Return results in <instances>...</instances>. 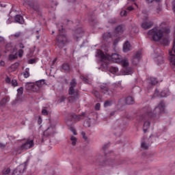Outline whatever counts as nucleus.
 <instances>
[{
    "instance_id": "50",
    "label": "nucleus",
    "mask_w": 175,
    "mask_h": 175,
    "mask_svg": "<svg viewBox=\"0 0 175 175\" xmlns=\"http://www.w3.org/2000/svg\"><path fill=\"white\" fill-rule=\"evenodd\" d=\"M5 83H7L8 84H10V81H11L10 78L9 77H8L7 78H5Z\"/></svg>"
},
{
    "instance_id": "60",
    "label": "nucleus",
    "mask_w": 175,
    "mask_h": 175,
    "mask_svg": "<svg viewBox=\"0 0 175 175\" xmlns=\"http://www.w3.org/2000/svg\"><path fill=\"white\" fill-rule=\"evenodd\" d=\"M38 123L42 124V118L40 116L38 119Z\"/></svg>"
},
{
    "instance_id": "4",
    "label": "nucleus",
    "mask_w": 175,
    "mask_h": 175,
    "mask_svg": "<svg viewBox=\"0 0 175 175\" xmlns=\"http://www.w3.org/2000/svg\"><path fill=\"white\" fill-rule=\"evenodd\" d=\"M68 95H71V96L68 97V100L70 102H73L79 98V92L75 90V88H69Z\"/></svg>"
},
{
    "instance_id": "49",
    "label": "nucleus",
    "mask_w": 175,
    "mask_h": 175,
    "mask_svg": "<svg viewBox=\"0 0 175 175\" xmlns=\"http://www.w3.org/2000/svg\"><path fill=\"white\" fill-rule=\"evenodd\" d=\"M94 95L96 96V98H100V95L99 94V92H94Z\"/></svg>"
},
{
    "instance_id": "36",
    "label": "nucleus",
    "mask_w": 175,
    "mask_h": 175,
    "mask_svg": "<svg viewBox=\"0 0 175 175\" xmlns=\"http://www.w3.org/2000/svg\"><path fill=\"white\" fill-rule=\"evenodd\" d=\"M20 36H21V32H20V31L19 32H16L14 34L12 35V38H20Z\"/></svg>"
},
{
    "instance_id": "22",
    "label": "nucleus",
    "mask_w": 175,
    "mask_h": 175,
    "mask_svg": "<svg viewBox=\"0 0 175 175\" xmlns=\"http://www.w3.org/2000/svg\"><path fill=\"white\" fill-rule=\"evenodd\" d=\"M135 103V100L133 98L129 96L126 98V105H133Z\"/></svg>"
},
{
    "instance_id": "3",
    "label": "nucleus",
    "mask_w": 175,
    "mask_h": 175,
    "mask_svg": "<svg viewBox=\"0 0 175 175\" xmlns=\"http://www.w3.org/2000/svg\"><path fill=\"white\" fill-rule=\"evenodd\" d=\"M57 46H58L59 49H63L65 46V43L68 42V38H66V35L64 33H60L57 37Z\"/></svg>"
},
{
    "instance_id": "27",
    "label": "nucleus",
    "mask_w": 175,
    "mask_h": 175,
    "mask_svg": "<svg viewBox=\"0 0 175 175\" xmlns=\"http://www.w3.org/2000/svg\"><path fill=\"white\" fill-rule=\"evenodd\" d=\"M149 83L152 84V85H155V84H158V80H157V78L150 77Z\"/></svg>"
},
{
    "instance_id": "30",
    "label": "nucleus",
    "mask_w": 175,
    "mask_h": 175,
    "mask_svg": "<svg viewBox=\"0 0 175 175\" xmlns=\"http://www.w3.org/2000/svg\"><path fill=\"white\" fill-rule=\"evenodd\" d=\"M157 62L159 65H162V64H163V56L159 55L157 57Z\"/></svg>"
},
{
    "instance_id": "21",
    "label": "nucleus",
    "mask_w": 175,
    "mask_h": 175,
    "mask_svg": "<svg viewBox=\"0 0 175 175\" xmlns=\"http://www.w3.org/2000/svg\"><path fill=\"white\" fill-rule=\"evenodd\" d=\"M35 87V85L32 83L27 82L25 84V90H27L28 91L31 90H33V88Z\"/></svg>"
},
{
    "instance_id": "46",
    "label": "nucleus",
    "mask_w": 175,
    "mask_h": 175,
    "mask_svg": "<svg viewBox=\"0 0 175 175\" xmlns=\"http://www.w3.org/2000/svg\"><path fill=\"white\" fill-rule=\"evenodd\" d=\"M81 135L83 136V138L84 139V140L85 142H87L88 140V137H87V136H85V133L84 132L81 133Z\"/></svg>"
},
{
    "instance_id": "28",
    "label": "nucleus",
    "mask_w": 175,
    "mask_h": 175,
    "mask_svg": "<svg viewBox=\"0 0 175 175\" xmlns=\"http://www.w3.org/2000/svg\"><path fill=\"white\" fill-rule=\"evenodd\" d=\"M70 88H75L77 85V81H76L75 79H72V81L70 82Z\"/></svg>"
},
{
    "instance_id": "43",
    "label": "nucleus",
    "mask_w": 175,
    "mask_h": 175,
    "mask_svg": "<svg viewBox=\"0 0 175 175\" xmlns=\"http://www.w3.org/2000/svg\"><path fill=\"white\" fill-rule=\"evenodd\" d=\"M42 116H49V111L46 109H43L42 110Z\"/></svg>"
},
{
    "instance_id": "54",
    "label": "nucleus",
    "mask_w": 175,
    "mask_h": 175,
    "mask_svg": "<svg viewBox=\"0 0 175 175\" xmlns=\"http://www.w3.org/2000/svg\"><path fill=\"white\" fill-rule=\"evenodd\" d=\"M58 3L55 1H52V8H54V6H57Z\"/></svg>"
},
{
    "instance_id": "5",
    "label": "nucleus",
    "mask_w": 175,
    "mask_h": 175,
    "mask_svg": "<svg viewBox=\"0 0 175 175\" xmlns=\"http://www.w3.org/2000/svg\"><path fill=\"white\" fill-rule=\"evenodd\" d=\"M23 2H25V3H27V5H29V6H30V8H31L32 9H33V10H35L36 12H39V3L38 2V0H23Z\"/></svg>"
},
{
    "instance_id": "63",
    "label": "nucleus",
    "mask_w": 175,
    "mask_h": 175,
    "mask_svg": "<svg viewBox=\"0 0 175 175\" xmlns=\"http://www.w3.org/2000/svg\"><path fill=\"white\" fill-rule=\"evenodd\" d=\"M147 1V2H148V3H151V2H152V0H146Z\"/></svg>"
},
{
    "instance_id": "13",
    "label": "nucleus",
    "mask_w": 175,
    "mask_h": 175,
    "mask_svg": "<svg viewBox=\"0 0 175 175\" xmlns=\"http://www.w3.org/2000/svg\"><path fill=\"white\" fill-rule=\"evenodd\" d=\"M122 57L121 55L117 54V53H113L111 56V59L113 62H116L117 64H119V62H121V59Z\"/></svg>"
},
{
    "instance_id": "41",
    "label": "nucleus",
    "mask_w": 175,
    "mask_h": 175,
    "mask_svg": "<svg viewBox=\"0 0 175 175\" xmlns=\"http://www.w3.org/2000/svg\"><path fill=\"white\" fill-rule=\"evenodd\" d=\"M10 173V168H7L3 170V174H9Z\"/></svg>"
},
{
    "instance_id": "19",
    "label": "nucleus",
    "mask_w": 175,
    "mask_h": 175,
    "mask_svg": "<svg viewBox=\"0 0 175 175\" xmlns=\"http://www.w3.org/2000/svg\"><path fill=\"white\" fill-rule=\"evenodd\" d=\"M103 166H114V161L113 160H107L105 161L103 164Z\"/></svg>"
},
{
    "instance_id": "9",
    "label": "nucleus",
    "mask_w": 175,
    "mask_h": 175,
    "mask_svg": "<svg viewBox=\"0 0 175 175\" xmlns=\"http://www.w3.org/2000/svg\"><path fill=\"white\" fill-rule=\"evenodd\" d=\"M154 23L151 21H148V17L145 16L144 21L142 23L141 27L144 29H150Z\"/></svg>"
},
{
    "instance_id": "11",
    "label": "nucleus",
    "mask_w": 175,
    "mask_h": 175,
    "mask_svg": "<svg viewBox=\"0 0 175 175\" xmlns=\"http://www.w3.org/2000/svg\"><path fill=\"white\" fill-rule=\"evenodd\" d=\"M33 147V140H27L25 144L21 146V150H29Z\"/></svg>"
},
{
    "instance_id": "62",
    "label": "nucleus",
    "mask_w": 175,
    "mask_h": 175,
    "mask_svg": "<svg viewBox=\"0 0 175 175\" xmlns=\"http://www.w3.org/2000/svg\"><path fill=\"white\" fill-rule=\"evenodd\" d=\"M167 43H169V41H168V40H166V41H165V46L167 45Z\"/></svg>"
},
{
    "instance_id": "33",
    "label": "nucleus",
    "mask_w": 175,
    "mask_h": 175,
    "mask_svg": "<svg viewBox=\"0 0 175 175\" xmlns=\"http://www.w3.org/2000/svg\"><path fill=\"white\" fill-rule=\"evenodd\" d=\"M17 59V55H9L8 59L9 61H13V59Z\"/></svg>"
},
{
    "instance_id": "23",
    "label": "nucleus",
    "mask_w": 175,
    "mask_h": 175,
    "mask_svg": "<svg viewBox=\"0 0 175 175\" xmlns=\"http://www.w3.org/2000/svg\"><path fill=\"white\" fill-rule=\"evenodd\" d=\"M111 38V33L110 32H107V33H105L103 35V38L104 40H109V39H110Z\"/></svg>"
},
{
    "instance_id": "25",
    "label": "nucleus",
    "mask_w": 175,
    "mask_h": 175,
    "mask_svg": "<svg viewBox=\"0 0 175 175\" xmlns=\"http://www.w3.org/2000/svg\"><path fill=\"white\" fill-rule=\"evenodd\" d=\"M36 85L38 88H42V87H43V85H44V80L42 79L40 81H38L36 82Z\"/></svg>"
},
{
    "instance_id": "16",
    "label": "nucleus",
    "mask_w": 175,
    "mask_h": 175,
    "mask_svg": "<svg viewBox=\"0 0 175 175\" xmlns=\"http://www.w3.org/2000/svg\"><path fill=\"white\" fill-rule=\"evenodd\" d=\"M131 50V44L129 42L126 41L124 44H123V51L124 53H128V51H130Z\"/></svg>"
},
{
    "instance_id": "18",
    "label": "nucleus",
    "mask_w": 175,
    "mask_h": 175,
    "mask_svg": "<svg viewBox=\"0 0 175 175\" xmlns=\"http://www.w3.org/2000/svg\"><path fill=\"white\" fill-rule=\"evenodd\" d=\"M46 133H49V136H51V135H54V133H55V127L51 126L46 129Z\"/></svg>"
},
{
    "instance_id": "42",
    "label": "nucleus",
    "mask_w": 175,
    "mask_h": 175,
    "mask_svg": "<svg viewBox=\"0 0 175 175\" xmlns=\"http://www.w3.org/2000/svg\"><path fill=\"white\" fill-rule=\"evenodd\" d=\"M80 79L84 81V83H86L87 84H88V79H87L84 76H81Z\"/></svg>"
},
{
    "instance_id": "47",
    "label": "nucleus",
    "mask_w": 175,
    "mask_h": 175,
    "mask_svg": "<svg viewBox=\"0 0 175 175\" xmlns=\"http://www.w3.org/2000/svg\"><path fill=\"white\" fill-rule=\"evenodd\" d=\"M96 110H100V103H96L95 105Z\"/></svg>"
},
{
    "instance_id": "14",
    "label": "nucleus",
    "mask_w": 175,
    "mask_h": 175,
    "mask_svg": "<svg viewBox=\"0 0 175 175\" xmlns=\"http://www.w3.org/2000/svg\"><path fill=\"white\" fill-rule=\"evenodd\" d=\"M124 29H125V27H124L123 25H118L115 29V33L117 35H122V33H124Z\"/></svg>"
},
{
    "instance_id": "56",
    "label": "nucleus",
    "mask_w": 175,
    "mask_h": 175,
    "mask_svg": "<svg viewBox=\"0 0 175 175\" xmlns=\"http://www.w3.org/2000/svg\"><path fill=\"white\" fill-rule=\"evenodd\" d=\"M29 64H35V59H31L29 61Z\"/></svg>"
},
{
    "instance_id": "35",
    "label": "nucleus",
    "mask_w": 175,
    "mask_h": 175,
    "mask_svg": "<svg viewBox=\"0 0 175 175\" xmlns=\"http://www.w3.org/2000/svg\"><path fill=\"white\" fill-rule=\"evenodd\" d=\"M17 92H18V96H21V95H23L24 92V88H18L17 90Z\"/></svg>"
},
{
    "instance_id": "40",
    "label": "nucleus",
    "mask_w": 175,
    "mask_h": 175,
    "mask_svg": "<svg viewBox=\"0 0 175 175\" xmlns=\"http://www.w3.org/2000/svg\"><path fill=\"white\" fill-rule=\"evenodd\" d=\"M11 84L14 87H17V85H18V83H17V80H16V79H12Z\"/></svg>"
},
{
    "instance_id": "53",
    "label": "nucleus",
    "mask_w": 175,
    "mask_h": 175,
    "mask_svg": "<svg viewBox=\"0 0 175 175\" xmlns=\"http://www.w3.org/2000/svg\"><path fill=\"white\" fill-rule=\"evenodd\" d=\"M5 63L3 60L0 61V66H5Z\"/></svg>"
},
{
    "instance_id": "52",
    "label": "nucleus",
    "mask_w": 175,
    "mask_h": 175,
    "mask_svg": "<svg viewBox=\"0 0 175 175\" xmlns=\"http://www.w3.org/2000/svg\"><path fill=\"white\" fill-rule=\"evenodd\" d=\"M18 46H19V49H25V46L23 43H19Z\"/></svg>"
},
{
    "instance_id": "20",
    "label": "nucleus",
    "mask_w": 175,
    "mask_h": 175,
    "mask_svg": "<svg viewBox=\"0 0 175 175\" xmlns=\"http://www.w3.org/2000/svg\"><path fill=\"white\" fill-rule=\"evenodd\" d=\"M84 114L85 113H83L81 115L72 114V118H73V120H75V121H80V120H81V117H83Z\"/></svg>"
},
{
    "instance_id": "12",
    "label": "nucleus",
    "mask_w": 175,
    "mask_h": 175,
    "mask_svg": "<svg viewBox=\"0 0 175 175\" xmlns=\"http://www.w3.org/2000/svg\"><path fill=\"white\" fill-rule=\"evenodd\" d=\"M140 58H142V51H138L136 53L135 55L133 57L132 63L134 65H137L139 61H140Z\"/></svg>"
},
{
    "instance_id": "44",
    "label": "nucleus",
    "mask_w": 175,
    "mask_h": 175,
    "mask_svg": "<svg viewBox=\"0 0 175 175\" xmlns=\"http://www.w3.org/2000/svg\"><path fill=\"white\" fill-rule=\"evenodd\" d=\"M108 23H109V24H116V23H117V19L116 18L109 19Z\"/></svg>"
},
{
    "instance_id": "57",
    "label": "nucleus",
    "mask_w": 175,
    "mask_h": 175,
    "mask_svg": "<svg viewBox=\"0 0 175 175\" xmlns=\"http://www.w3.org/2000/svg\"><path fill=\"white\" fill-rule=\"evenodd\" d=\"M71 131H72L73 135H77V133H76V130L75 129H72Z\"/></svg>"
},
{
    "instance_id": "58",
    "label": "nucleus",
    "mask_w": 175,
    "mask_h": 175,
    "mask_svg": "<svg viewBox=\"0 0 175 175\" xmlns=\"http://www.w3.org/2000/svg\"><path fill=\"white\" fill-rule=\"evenodd\" d=\"M108 146H109V144L104 145V146H103V150H106V148H107Z\"/></svg>"
},
{
    "instance_id": "24",
    "label": "nucleus",
    "mask_w": 175,
    "mask_h": 175,
    "mask_svg": "<svg viewBox=\"0 0 175 175\" xmlns=\"http://www.w3.org/2000/svg\"><path fill=\"white\" fill-rule=\"evenodd\" d=\"M23 76L24 77L25 79H28L29 77L30 74H29V68H27L25 70V72L22 73Z\"/></svg>"
},
{
    "instance_id": "45",
    "label": "nucleus",
    "mask_w": 175,
    "mask_h": 175,
    "mask_svg": "<svg viewBox=\"0 0 175 175\" xmlns=\"http://www.w3.org/2000/svg\"><path fill=\"white\" fill-rule=\"evenodd\" d=\"M66 100V97H65V96H63L59 100V103H62V102H65Z\"/></svg>"
},
{
    "instance_id": "15",
    "label": "nucleus",
    "mask_w": 175,
    "mask_h": 175,
    "mask_svg": "<svg viewBox=\"0 0 175 175\" xmlns=\"http://www.w3.org/2000/svg\"><path fill=\"white\" fill-rule=\"evenodd\" d=\"M14 20L15 23H18V24H24V18L20 14L16 15Z\"/></svg>"
},
{
    "instance_id": "8",
    "label": "nucleus",
    "mask_w": 175,
    "mask_h": 175,
    "mask_svg": "<svg viewBox=\"0 0 175 175\" xmlns=\"http://www.w3.org/2000/svg\"><path fill=\"white\" fill-rule=\"evenodd\" d=\"M100 88V92H102V94H105V95H111V94H113V92H111L109 88V85L107 83H103L101 85Z\"/></svg>"
},
{
    "instance_id": "64",
    "label": "nucleus",
    "mask_w": 175,
    "mask_h": 175,
    "mask_svg": "<svg viewBox=\"0 0 175 175\" xmlns=\"http://www.w3.org/2000/svg\"><path fill=\"white\" fill-rule=\"evenodd\" d=\"M0 147H5V146L0 144Z\"/></svg>"
},
{
    "instance_id": "61",
    "label": "nucleus",
    "mask_w": 175,
    "mask_h": 175,
    "mask_svg": "<svg viewBox=\"0 0 175 175\" xmlns=\"http://www.w3.org/2000/svg\"><path fill=\"white\" fill-rule=\"evenodd\" d=\"M161 95L162 98H165V96H166V94H163V92H161Z\"/></svg>"
},
{
    "instance_id": "29",
    "label": "nucleus",
    "mask_w": 175,
    "mask_h": 175,
    "mask_svg": "<svg viewBox=\"0 0 175 175\" xmlns=\"http://www.w3.org/2000/svg\"><path fill=\"white\" fill-rule=\"evenodd\" d=\"M111 105H113V100H107L104 103V107H109V106H111Z\"/></svg>"
},
{
    "instance_id": "6",
    "label": "nucleus",
    "mask_w": 175,
    "mask_h": 175,
    "mask_svg": "<svg viewBox=\"0 0 175 175\" xmlns=\"http://www.w3.org/2000/svg\"><path fill=\"white\" fill-rule=\"evenodd\" d=\"M84 36V29L83 28L79 27L75 29L73 32V38L75 40H79V39L81 38Z\"/></svg>"
},
{
    "instance_id": "59",
    "label": "nucleus",
    "mask_w": 175,
    "mask_h": 175,
    "mask_svg": "<svg viewBox=\"0 0 175 175\" xmlns=\"http://www.w3.org/2000/svg\"><path fill=\"white\" fill-rule=\"evenodd\" d=\"M148 129L147 127H145V128L144 127V129H143L144 133H146Z\"/></svg>"
},
{
    "instance_id": "31",
    "label": "nucleus",
    "mask_w": 175,
    "mask_h": 175,
    "mask_svg": "<svg viewBox=\"0 0 175 175\" xmlns=\"http://www.w3.org/2000/svg\"><path fill=\"white\" fill-rule=\"evenodd\" d=\"M70 140L72 142V146H76V142H77V138L75 136H71L70 137Z\"/></svg>"
},
{
    "instance_id": "37",
    "label": "nucleus",
    "mask_w": 175,
    "mask_h": 175,
    "mask_svg": "<svg viewBox=\"0 0 175 175\" xmlns=\"http://www.w3.org/2000/svg\"><path fill=\"white\" fill-rule=\"evenodd\" d=\"M18 55L19 58L23 57V55H24V50L19 49L18 51Z\"/></svg>"
},
{
    "instance_id": "7",
    "label": "nucleus",
    "mask_w": 175,
    "mask_h": 175,
    "mask_svg": "<svg viewBox=\"0 0 175 175\" xmlns=\"http://www.w3.org/2000/svg\"><path fill=\"white\" fill-rule=\"evenodd\" d=\"M165 111V103L161 102L157 107L154 108L153 112L152 111L154 116L158 113H162Z\"/></svg>"
},
{
    "instance_id": "26",
    "label": "nucleus",
    "mask_w": 175,
    "mask_h": 175,
    "mask_svg": "<svg viewBox=\"0 0 175 175\" xmlns=\"http://www.w3.org/2000/svg\"><path fill=\"white\" fill-rule=\"evenodd\" d=\"M62 69H64V70H66V72H69V70H70V66H69V64L64 63L62 65Z\"/></svg>"
},
{
    "instance_id": "34",
    "label": "nucleus",
    "mask_w": 175,
    "mask_h": 175,
    "mask_svg": "<svg viewBox=\"0 0 175 175\" xmlns=\"http://www.w3.org/2000/svg\"><path fill=\"white\" fill-rule=\"evenodd\" d=\"M141 148H143L144 150H148V145H147L146 142H142L141 144Z\"/></svg>"
},
{
    "instance_id": "2",
    "label": "nucleus",
    "mask_w": 175,
    "mask_h": 175,
    "mask_svg": "<svg viewBox=\"0 0 175 175\" xmlns=\"http://www.w3.org/2000/svg\"><path fill=\"white\" fill-rule=\"evenodd\" d=\"M146 114H144L142 116H139V122H142L144 121V128H150V117H154L152 114V111L150 108H148Z\"/></svg>"
},
{
    "instance_id": "39",
    "label": "nucleus",
    "mask_w": 175,
    "mask_h": 175,
    "mask_svg": "<svg viewBox=\"0 0 175 175\" xmlns=\"http://www.w3.org/2000/svg\"><path fill=\"white\" fill-rule=\"evenodd\" d=\"M124 72L126 73V75H132V68H126L124 70Z\"/></svg>"
},
{
    "instance_id": "55",
    "label": "nucleus",
    "mask_w": 175,
    "mask_h": 175,
    "mask_svg": "<svg viewBox=\"0 0 175 175\" xmlns=\"http://www.w3.org/2000/svg\"><path fill=\"white\" fill-rule=\"evenodd\" d=\"M127 10H129V12H132V10H133V8L132 6H129L128 7Z\"/></svg>"
},
{
    "instance_id": "1",
    "label": "nucleus",
    "mask_w": 175,
    "mask_h": 175,
    "mask_svg": "<svg viewBox=\"0 0 175 175\" xmlns=\"http://www.w3.org/2000/svg\"><path fill=\"white\" fill-rule=\"evenodd\" d=\"M170 33V29L166 27H154L148 31V35L152 37L154 42H158L162 39L164 33Z\"/></svg>"
},
{
    "instance_id": "10",
    "label": "nucleus",
    "mask_w": 175,
    "mask_h": 175,
    "mask_svg": "<svg viewBox=\"0 0 175 175\" xmlns=\"http://www.w3.org/2000/svg\"><path fill=\"white\" fill-rule=\"evenodd\" d=\"M96 57H98V58H100V61L102 62L105 61H107L109 59V57L108 55H105L103 51H102L100 49L97 50Z\"/></svg>"
},
{
    "instance_id": "51",
    "label": "nucleus",
    "mask_w": 175,
    "mask_h": 175,
    "mask_svg": "<svg viewBox=\"0 0 175 175\" xmlns=\"http://www.w3.org/2000/svg\"><path fill=\"white\" fill-rule=\"evenodd\" d=\"M126 13H127L126 10L122 11V12H120V16H126Z\"/></svg>"
},
{
    "instance_id": "17",
    "label": "nucleus",
    "mask_w": 175,
    "mask_h": 175,
    "mask_svg": "<svg viewBox=\"0 0 175 175\" xmlns=\"http://www.w3.org/2000/svg\"><path fill=\"white\" fill-rule=\"evenodd\" d=\"M119 64H121L122 66L124 68H128L129 66V61H128L127 59H122L121 58V61L119 62Z\"/></svg>"
},
{
    "instance_id": "48",
    "label": "nucleus",
    "mask_w": 175,
    "mask_h": 175,
    "mask_svg": "<svg viewBox=\"0 0 175 175\" xmlns=\"http://www.w3.org/2000/svg\"><path fill=\"white\" fill-rule=\"evenodd\" d=\"M120 38H116V39L113 41V44H114V46H116V45L118 43V42H120Z\"/></svg>"
},
{
    "instance_id": "32",
    "label": "nucleus",
    "mask_w": 175,
    "mask_h": 175,
    "mask_svg": "<svg viewBox=\"0 0 175 175\" xmlns=\"http://www.w3.org/2000/svg\"><path fill=\"white\" fill-rule=\"evenodd\" d=\"M9 102V98L5 97L1 101V105H6Z\"/></svg>"
},
{
    "instance_id": "38",
    "label": "nucleus",
    "mask_w": 175,
    "mask_h": 175,
    "mask_svg": "<svg viewBox=\"0 0 175 175\" xmlns=\"http://www.w3.org/2000/svg\"><path fill=\"white\" fill-rule=\"evenodd\" d=\"M110 71L113 72V73H117V72H118V68L117 67L111 66L110 68Z\"/></svg>"
}]
</instances>
